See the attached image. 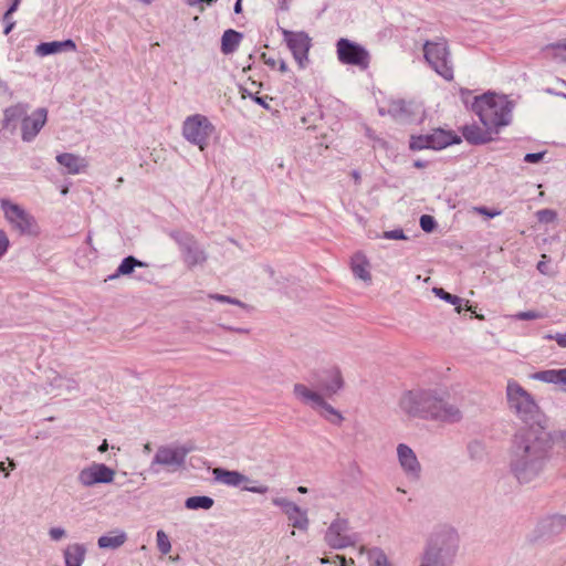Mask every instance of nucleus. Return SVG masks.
I'll list each match as a JSON object with an SVG mask.
<instances>
[{
  "instance_id": "63",
  "label": "nucleus",
  "mask_w": 566,
  "mask_h": 566,
  "mask_svg": "<svg viewBox=\"0 0 566 566\" xmlns=\"http://www.w3.org/2000/svg\"><path fill=\"white\" fill-rule=\"evenodd\" d=\"M328 562H329V560H328L327 558H322V559H321V563H322V564H325V563H328Z\"/></svg>"
},
{
  "instance_id": "18",
  "label": "nucleus",
  "mask_w": 566,
  "mask_h": 566,
  "mask_svg": "<svg viewBox=\"0 0 566 566\" xmlns=\"http://www.w3.org/2000/svg\"><path fill=\"white\" fill-rule=\"evenodd\" d=\"M350 269L354 275L364 282L371 281L370 262L361 252H356L350 259Z\"/></svg>"
},
{
  "instance_id": "49",
  "label": "nucleus",
  "mask_w": 566,
  "mask_h": 566,
  "mask_svg": "<svg viewBox=\"0 0 566 566\" xmlns=\"http://www.w3.org/2000/svg\"><path fill=\"white\" fill-rule=\"evenodd\" d=\"M212 297H213L214 300H217V301H220V302H227V303H232V304H239V302H238V301L232 300L231 297L226 296V295L217 294V295H213Z\"/></svg>"
},
{
  "instance_id": "29",
  "label": "nucleus",
  "mask_w": 566,
  "mask_h": 566,
  "mask_svg": "<svg viewBox=\"0 0 566 566\" xmlns=\"http://www.w3.org/2000/svg\"><path fill=\"white\" fill-rule=\"evenodd\" d=\"M27 111L28 108L24 105L18 104L14 106H11L4 111V122L7 125L10 123L22 119L27 117Z\"/></svg>"
},
{
  "instance_id": "7",
  "label": "nucleus",
  "mask_w": 566,
  "mask_h": 566,
  "mask_svg": "<svg viewBox=\"0 0 566 566\" xmlns=\"http://www.w3.org/2000/svg\"><path fill=\"white\" fill-rule=\"evenodd\" d=\"M213 130V125L201 114L188 116L182 125L184 137L191 144L199 146L200 150L205 149Z\"/></svg>"
},
{
  "instance_id": "39",
  "label": "nucleus",
  "mask_w": 566,
  "mask_h": 566,
  "mask_svg": "<svg viewBox=\"0 0 566 566\" xmlns=\"http://www.w3.org/2000/svg\"><path fill=\"white\" fill-rule=\"evenodd\" d=\"M536 217L542 223H551L557 219V213L552 209H542L536 212Z\"/></svg>"
},
{
  "instance_id": "3",
  "label": "nucleus",
  "mask_w": 566,
  "mask_h": 566,
  "mask_svg": "<svg viewBox=\"0 0 566 566\" xmlns=\"http://www.w3.org/2000/svg\"><path fill=\"white\" fill-rule=\"evenodd\" d=\"M472 109L484 127L496 132L510 123L512 104L503 95L486 93L475 97Z\"/></svg>"
},
{
  "instance_id": "46",
  "label": "nucleus",
  "mask_w": 566,
  "mask_h": 566,
  "mask_svg": "<svg viewBox=\"0 0 566 566\" xmlns=\"http://www.w3.org/2000/svg\"><path fill=\"white\" fill-rule=\"evenodd\" d=\"M544 154L543 153H531V154H526L524 160L526 163H538L542 158H543Z\"/></svg>"
},
{
  "instance_id": "14",
  "label": "nucleus",
  "mask_w": 566,
  "mask_h": 566,
  "mask_svg": "<svg viewBox=\"0 0 566 566\" xmlns=\"http://www.w3.org/2000/svg\"><path fill=\"white\" fill-rule=\"evenodd\" d=\"M397 455L405 473L417 479L420 474L421 467L412 449L407 444L400 443L397 447Z\"/></svg>"
},
{
  "instance_id": "20",
  "label": "nucleus",
  "mask_w": 566,
  "mask_h": 566,
  "mask_svg": "<svg viewBox=\"0 0 566 566\" xmlns=\"http://www.w3.org/2000/svg\"><path fill=\"white\" fill-rule=\"evenodd\" d=\"M76 44L73 40L44 42L36 46L39 55H50L62 51H75Z\"/></svg>"
},
{
  "instance_id": "62",
  "label": "nucleus",
  "mask_w": 566,
  "mask_h": 566,
  "mask_svg": "<svg viewBox=\"0 0 566 566\" xmlns=\"http://www.w3.org/2000/svg\"><path fill=\"white\" fill-rule=\"evenodd\" d=\"M144 448H145V451H147V452H149V451L151 450V449H150V444H149V443L145 444V447H144Z\"/></svg>"
},
{
  "instance_id": "28",
  "label": "nucleus",
  "mask_w": 566,
  "mask_h": 566,
  "mask_svg": "<svg viewBox=\"0 0 566 566\" xmlns=\"http://www.w3.org/2000/svg\"><path fill=\"white\" fill-rule=\"evenodd\" d=\"M359 553H367L371 562V566H390L387 556L381 549L371 548L366 549L364 546L360 547Z\"/></svg>"
},
{
  "instance_id": "8",
  "label": "nucleus",
  "mask_w": 566,
  "mask_h": 566,
  "mask_svg": "<svg viewBox=\"0 0 566 566\" xmlns=\"http://www.w3.org/2000/svg\"><path fill=\"white\" fill-rule=\"evenodd\" d=\"M0 205L4 217L11 224L12 229L21 234L35 233V220L21 206L11 202L8 199H1Z\"/></svg>"
},
{
  "instance_id": "26",
  "label": "nucleus",
  "mask_w": 566,
  "mask_h": 566,
  "mask_svg": "<svg viewBox=\"0 0 566 566\" xmlns=\"http://www.w3.org/2000/svg\"><path fill=\"white\" fill-rule=\"evenodd\" d=\"M242 39V34L232 29L227 30L221 39V51L230 54L237 50Z\"/></svg>"
},
{
  "instance_id": "56",
  "label": "nucleus",
  "mask_w": 566,
  "mask_h": 566,
  "mask_svg": "<svg viewBox=\"0 0 566 566\" xmlns=\"http://www.w3.org/2000/svg\"><path fill=\"white\" fill-rule=\"evenodd\" d=\"M241 1H242V0H237V2H235V4H234V12H235V13H240V12L242 11Z\"/></svg>"
},
{
  "instance_id": "23",
  "label": "nucleus",
  "mask_w": 566,
  "mask_h": 566,
  "mask_svg": "<svg viewBox=\"0 0 566 566\" xmlns=\"http://www.w3.org/2000/svg\"><path fill=\"white\" fill-rule=\"evenodd\" d=\"M86 549L81 544L69 545L64 551L65 566H82Z\"/></svg>"
},
{
  "instance_id": "19",
  "label": "nucleus",
  "mask_w": 566,
  "mask_h": 566,
  "mask_svg": "<svg viewBox=\"0 0 566 566\" xmlns=\"http://www.w3.org/2000/svg\"><path fill=\"white\" fill-rule=\"evenodd\" d=\"M212 474L218 482L229 486H239L249 481V479L242 473L238 471H229L222 468L213 469Z\"/></svg>"
},
{
  "instance_id": "6",
  "label": "nucleus",
  "mask_w": 566,
  "mask_h": 566,
  "mask_svg": "<svg viewBox=\"0 0 566 566\" xmlns=\"http://www.w3.org/2000/svg\"><path fill=\"white\" fill-rule=\"evenodd\" d=\"M336 55L344 65H350L365 71L370 64V53L359 43L340 38L336 42Z\"/></svg>"
},
{
  "instance_id": "44",
  "label": "nucleus",
  "mask_w": 566,
  "mask_h": 566,
  "mask_svg": "<svg viewBox=\"0 0 566 566\" xmlns=\"http://www.w3.org/2000/svg\"><path fill=\"white\" fill-rule=\"evenodd\" d=\"M10 240L7 233L0 229V259L8 252Z\"/></svg>"
},
{
  "instance_id": "61",
  "label": "nucleus",
  "mask_w": 566,
  "mask_h": 566,
  "mask_svg": "<svg viewBox=\"0 0 566 566\" xmlns=\"http://www.w3.org/2000/svg\"><path fill=\"white\" fill-rule=\"evenodd\" d=\"M415 166H416V167H418V168H421V167H423V164H422V163H420V161H416V163H415Z\"/></svg>"
},
{
  "instance_id": "52",
  "label": "nucleus",
  "mask_w": 566,
  "mask_h": 566,
  "mask_svg": "<svg viewBox=\"0 0 566 566\" xmlns=\"http://www.w3.org/2000/svg\"><path fill=\"white\" fill-rule=\"evenodd\" d=\"M553 523L560 526H566V516L557 515L553 518Z\"/></svg>"
},
{
  "instance_id": "10",
  "label": "nucleus",
  "mask_w": 566,
  "mask_h": 566,
  "mask_svg": "<svg viewBox=\"0 0 566 566\" xmlns=\"http://www.w3.org/2000/svg\"><path fill=\"white\" fill-rule=\"evenodd\" d=\"M116 472L104 463L93 462L88 467L83 468L77 476L78 482L86 488L95 484L112 483Z\"/></svg>"
},
{
  "instance_id": "41",
  "label": "nucleus",
  "mask_w": 566,
  "mask_h": 566,
  "mask_svg": "<svg viewBox=\"0 0 566 566\" xmlns=\"http://www.w3.org/2000/svg\"><path fill=\"white\" fill-rule=\"evenodd\" d=\"M420 227L423 231L431 232L436 227V222L431 216L424 214L420 218Z\"/></svg>"
},
{
  "instance_id": "60",
  "label": "nucleus",
  "mask_w": 566,
  "mask_h": 566,
  "mask_svg": "<svg viewBox=\"0 0 566 566\" xmlns=\"http://www.w3.org/2000/svg\"><path fill=\"white\" fill-rule=\"evenodd\" d=\"M9 467L11 469H14L15 468V463L12 460H9Z\"/></svg>"
},
{
  "instance_id": "38",
  "label": "nucleus",
  "mask_w": 566,
  "mask_h": 566,
  "mask_svg": "<svg viewBox=\"0 0 566 566\" xmlns=\"http://www.w3.org/2000/svg\"><path fill=\"white\" fill-rule=\"evenodd\" d=\"M421 566H447V564L441 559L440 552H427Z\"/></svg>"
},
{
  "instance_id": "50",
  "label": "nucleus",
  "mask_w": 566,
  "mask_h": 566,
  "mask_svg": "<svg viewBox=\"0 0 566 566\" xmlns=\"http://www.w3.org/2000/svg\"><path fill=\"white\" fill-rule=\"evenodd\" d=\"M336 559L339 560L340 565L339 566H352L355 564L354 559L353 558H349L348 560L344 557V556H340V555H336Z\"/></svg>"
},
{
  "instance_id": "58",
  "label": "nucleus",
  "mask_w": 566,
  "mask_h": 566,
  "mask_svg": "<svg viewBox=\"0 0 566 566\" xmlns=\"http://www.w3.org/2000/svg\"><path fill=\"white\" fill-rule=\"evenodd\" d=\"M0 472H4V476H8L9 473L6 472V467H4V462H0Z\"/></svg>"
},
{
  "instance_id": "13",
  "label": "nucleus",
  "mask_w": 566,
  "mask_h": 566,
  "mask_svg": "<svg viewBox=\"0 0 566 566\" xmlns=\"http://www.w3.org/2000/svg\"><path fill=\"white\" fill-rule=\"evenodd\" d=\"M46 118L48 111L45 108H39L31 116L24 117L22 122L23 140L29 142L33 139L44 126Z\"/></svg>"
},
{
  "instance_id": "35",
  "label": "nucleus",
  "mask_w": 566,
  "mask_h": 566,
  "mask_svg": "<svg viewBox=\"0 0 566 566\" xmlns=\"http://www.w3.org/2000/svg\"><path fill=\"white\" fill-rule=\"evenodd\" d=\"M433 291L440 298L454 305L458 313H461L462 300L459 296L450 294V293L446 292L443 289H434Z\"/></svg>"
},
{
  "instance_id": "27",
  "label": "nucleus",
  "mask_w": 566,
  "mask_h": 566,
  "mask_svg": "<svg viewBox=\"0 0 566 566\" xmlns=\"http://www.w3.org/2000/svg\"><path fill=\"white\" fill-rule=\"evenodd\" d=\"M285 514L294 528H298L302 531L307 528V525H308L307 514L300 506L296 505L295 512H292V510H290Z\"/></svg>"
},
{
  "instance_id": "64",
  "label": "nucleus",
  "mask_w": 566,
  "mask_h": 566,
  "mask_svg": "<svg viewBox=\"0 0 566 566\" xmlns=\"http://www.w3.org/2000/svg\"><path fill=\"white\" fill-rule=\"evenodd\" d=\"M142 2L149 4L153 0H140Z\"/></svg>"
},
{
  "instance_id": "53",
  "label": "nucleus",
  "mask_w": 566,
  "mask_h": 566,
  "mask_svg": "<svg viewBox=\"0 0 566 566\" xmlns=\"http://www.w3.org/2000/svg\"><path fill=\"white\" fill-rule=\"evenodd\" d=\"M555 340L560 347H566V333L556 335Z\"/></svg>"
},
{
  "instance_id": "4",
  "label": "nucleus",
  "mask_w": 566,
  "mask_h": 566,
  "mask_svg": "<svg viewBox=\"0 0 566 566\" xmlns=\"http://www.w3.org/2000/svg\"><path fill=\"white\" fill-rule=\"evenodd\" d=\"M423 54L429 65L444 80H453V66L446 40L427 41L423 44Z\"/></svg>"
},
{
  "instance_id": "47",
  "label": "nucleus",
  "mask_w": 566,
  "mask_h": 566,
  "mask_svg": "<svg viewBox=\"0 0 566 566\" xmlns=\"http://www.w3.org/2000/svg\"><path fill=\"white\" fill-rule=\"evenodd\" d=\"M245 491L252 492V493H259L264 494L268 492L269 488L266 485H259V486H244Z\"/></svg>"
},
{
  "instance_id": "45",
  "label": "nucleus",
  "mask_w": 566,
  "mask_h": 566,
  "mask_svg": "<svg viewBox=\"0 0 566 566\" xmlns=\"http://www.w3.org/2000/svg\"><path fill=\"white\" fill-rule=\"evenodd\" d=\"M384 237L386 239H391V240H403V239H406V235H405L402 230L386 231Z\"/></svg>"
},
{
  "instance_id": "15",
  "label": "nucleus",
  "mask_w": 566,
  "mask_h": 566,
  "mask_svg": "<svg viewBox=\"0 0 566 566\" xmlns=\"http://www.w3.org/2000/svg\"><path fill=\"white\" fill-rule=\"evenodd\" d=\"M464 139L474 145L486 144L492 140V133L494 130L486 127L481 128L476 124L465 125L461 129Z\"/></svg>"
},
{
  "instance_id": "9",
  "label": "nucleus",
  "mask_w": 566,
  "mask_h": 566,
  "mask_svg": "<svg viewBox=\"0 0 566 566\" xmlns=\"http://www.w3.org/2000/svg\"><path fill=\"white\" fill-rule=\"evenodd\" d=\"M283 39L291 51L294 60L301 69L308 62V51L312 46V39L303 31L282 30Z\"/></svg>"
},
{
  "instance_id": "5",
  "label": "nucleus",
  "mask_w": 566,
  "mask_h": 566,
  "mask_svg": "<svg viewBox=\"0 0 566 566\" xmlns=\"http://www.w3.org/2000/svg\"><path fill=\"white\" fill-rule=\"evenodd\" d=\"M506 397L510 408L522 419L527 420L538 413V406L534 398L513 379L507 381Z\"/></svg>"
},
{
  "instance_id": "25",
  "label": "nucleus",
  "mask_w": 566,
  "mask_h": 566,
  "mask_svg": "<svg viewBox=\"0 0 566 566\" xmlns=\"http://www.w3.org/2000/svg\"><path fill=\"white\" fill-rule=\"evenodd\" d=\"M127 539L124 531H114L107 535H103L98 538L97 544L99 548L115 549L120 547Z\"/></svg>"
},
{
  "instance_id": "22",
  "label": "nucleus",
  "mask_w": 566,
  "mask_h": 566,
  "mask_svg": "<svg viewBox=\"0 0 566 566\" xmlns=\"http://www.w3.org/2000/svg\"><path fill=\"white\" fill-rule=\"evenodd\" d=\"M322 391L332 396L336 394L343 387V378L340 371L337 368H333L328 371L327 378L323 379L319 384Z\"/></svg>"
},
{
  "instance_id": "42",
  "label": "nucleus",
  "mask_w": 566,
  "mask_h": 566,
  "mask_svg": "<svg viewBox=\"0 0 566 566\" xmlns=\"http://www.w3.org/2000/svg\"><path fill=\"white\" fill-rule=\"evenodd\" d=\"M473 211L478 214L484 216L486 218H494L501 214V210L496 209H488L486 207H473Z\"/></svg>"
},
{
  "instance_id": "31",
  "label": "nucleus",
  "mask_w": 566,
  "mask_h": 566,
  "mask_svg": "<svg viewBox=\"0 0 566 566\" xmlns=\"http://www.w3.org/2000/svg\"><path fill=\"white\" fill-rule=\"evenodd\" d=\"M319 413L332 423L339 424L343 421V416L325 400L319 405Z\"/></svg>"
},
{
  "instance_id": "34",
  "label": "nucleus",
  "mask_w": 566,
  "mask_h": 566,
  "mask_svg": "<svg viewBox=\"0 0 566 566\" xmlns=\"http://www.w3.org/2000/svg\"><path fill=\"white\" fill-rule=\"evenodd\" d=\"M409 147L412 150H422V149L430 148L429 134L411 136Z\"/></svg>"
},
{
  "instance_id": "32",
  "label": "nucleus",
  "mask_w": 566,
  "mask_h": 566,
  "mask_svg": "<svg viewBox=\"0 0 566 566\" xmlns=\"http://www.w3.org/2000/svg\"><path fill=\"white\" fill-rule=\"evenodd\" d=\"M143 265L144 263L136 260L134 256H127L122 261V263L117 268L116 274L113 277L130 274L136 266Z\"/></svg>"
},
{
  "instance_id": "36",
  "label": "nucleus",
  "mask_w": 566,
  "mask_h": 566,
  "mask_svg": "<svg viewBox=\"0 0 566 566\" xmlns=\"http://www.w3.org/2000/svg\"><path fill=\"white\" fill-rule=\"evenodd\" d=\"M157 547L164 555L168 554L171 549V544L168 535L164 531L157 532Z\"/></svg>"
},
{
  "instance_id": "40",
  "label": "nucleus",
  "mask_w": 566,
  "mask_h": 566,
  "mask_svg": "<svg viewBox=\"0 0 566 566\" xmlns=\"http://www.w3.org/2000/svg\"><path fill=\"white\" fill-rule=\"evenodd\" d=\"M272 503L276 506L282 507L284 513H287V511L292 510V512L296 511V504L282 497H275L272 500Z\"/></svg>"
},
{
  "instance_id": "2",
  "label": "nucleus",
  "mask_w": 566,
  "mask_h": 566,
  "mask_svg": "<svg viewBox=\"0 0 566 566\" xmlns=\"http://www.w3.org/2000/svg\"><path fill=\"white\" fill-rule=\"evenodd\" d=\"M400 409L411 418L454 422L461 419L458 407L429 390H410L402 395Z\"/></svg>"
},
{
  "instance_id": "57",
  "label": "nucleus",
  "mask_w": 566,
  "mask_h": 566,
  "mask_svg": "<svg viewBox=\"0 0 566 566\" xmlns=\"http://www.w3.org/2000/svg\"><path fill=\"white\" fill-rule=\"evenodd\" d=\"M108 449V443L106 440L103 441V443L98 447L99 452H105Z\"/></svg>"
},
{
  "instance_id": "30",
  "label": "nucleus",
  "mask_w": 566,
  "mask_h": 566,
  "mask_svg": "<svg viewBox=\"0 0 566 566\" xmlns=\"http://www.w3.org/2000/svg\"><path fill=\"white\" fill-rule=\"evenodd\" d=\"M213 505V500L209 496H191L186 500V507L189 510H209Z\"/></svg>"
},
{
  "instance_id": "51",
  "label": "nucleus",
  "mask_w": 566,
  "mask_h": 566,
  "mask_svg": "<svg viewBox=\"0 0 566 566\" xmlns=\"http://www.w3.org/2000/svg\"><path fill=\"white\" fill-rule=\"evenodd\" d=\"M549 48L556 52L560 51V50L566 51V40L558 42V43L551 44Z\"/></svg>"
},
{
  "instance_id": "11",
  "label": "nucleus",
  "mask_w": 566,
  "mask_h": 566,
  "mask_svg": "<svg viewBox=\"0 0 566 566\" xmlns=\"http://www.w3.org/2000/svg\"><path fill=\"white\" fill-rule=\"evenodd\" d=\"M189 451L190 450L185 447H161L154 458V463L168 467H181Z\"/></svg>"
},
{
  "instance_id": "24",
  "label": "nucleus",
  "mask_w": 566,
  "mask_h": 566,
  "mask_svg": "<svg viewBox=\"0 0 566 566\" xmlns=\"http://www.w3.org/2000/svg\"><path fill=\"white\" fill-rule=\"evenodd\" d=\"M531 377L535 380H539L547 384L566 385V368L542 370L533 374Z\"/></svg>"
},
{
  "instance_id": "37",
  "label": "nucleus",
  "mask_w": 566,
  "mask_h": 566,
  "mask_svg": "<svg viewBox=\"0 0 566 566\" xmlns=\"http://www.w3.org/2000/svg\"><path fill=\"white\" fill-rule=\"evenodd\" d=\"M20 2L21 0H13L11 7L3 15V21L6 22L4 34H9L14 27V22L11 20V14L18 9Z\"/></svg>"
},
{
  "instance_id": "54",
  "label": "nucleus",
  "mask_w": 566,
  "mask_h": 566,
  "mask_svg": "<svg viewBox=\"0 0 566 566\" xmlns=\"http://www.w3.org/2000/svg\"><path fill=\"white\" fill-rule=\"evenodd\" d=\"M254 99H255V102L258 104L262 105L263 107H265L268 109L270 108V105L266 102L268 101V96H265V97H255Z\"/></svg>"
},
{
  "instance_id": "1",
  "label": "nucleus",
  "mask_w": 566,
  "mask_h": 566,
  "mask_svg": "<svg viewBox=\"0 0 566 566\" xmlns=\"http://www.w3.org/2000/svg\"><path fill=\"white\" fill-rule=\"evenodd\" d=\"M551 440L541 427L521 430L514 438L511 467L521 483L533 481L546 467Z\"/></svg>"
},
{
  "instance_id": "17",
  "label": "nucleus",
  "mask_w": 566,
  "mask_h": 566,
  "mask_svg": "<svg viewBox=\"0 0 566 566\" xmlns=\"http://www.w3.org/2000/svg\"><path fill=\"white\" fill-rule=\"evenodd\" d=\"M56 161L65 167L66 171L71 175H77L84 171L87 167V161L85 158L71 153H63L57 155Z\"/></svg>"
},
{
  "instance_id": "48",
  "label": "nucleus",
  "mask_w": 566,
  "mask_h": 566,
  "mask_svg": "<svg viewBox=\"0 0 566 566\" xmlns=\"http://www.w3.org/2000/svg\"><path fill=\"white\" fill-rule=\"evenodd\" d=\"M65 532L63 528L54 527L50 530V536L54 541H59L64 536Z\"/></svg>"
},
{
  "instance_id": "16",
  "label": "nucleus",
  "mask_w": 566,
  "mask_h": 566,
  "mask_svg": "<svg viewBox=\"0 0 566 566\" xmlns=\"http://www.w3.org/2000/svg\"><path fill=\"white\" fill-rule=\"evenodd\" d=\"M429 136L431 149H443L450 145L459 144L461 142V138L457 133L440 128L433 129Z\"/></svg>"
},
{
  "instance_id": "12",
  "label": "nucleus",
  "mask_w": 566,
  "mask_h": 566,
  "mask_svg": "<svg viewBox=\"0 0 566 566\" xmlns=\"http://www.w3.org/2000/svg\"><path fill=\"white\" fill-rule=\"evenodd\" d=\"M346 521L337 520L328 527L325 539L334 548H344L353 544L352 537L347 533Z\"/></svg>"
},
{
  "instance_id": "33",
  "label": "nucleus",
  "mask_w": 566,
  "mask_h": 566,
  "mask_svg": "<svg viewBox=\"0 0 566 566\" xmlns=\"http://www.w3.org/2000/svg\"><path fill=\"white\" fill-rule=\"evenodd\" d=\"M263 62L273 70H279L281 73H286L289 66L286 62L280 57L268 56L265 53L262 54Z\"/></svg>"
},
{
  "instance_id": "55",
  "label": "nucleus",
  "mask_w": 566,
  "mask_h": 566,
  "mask_svg": "<svg viewBox=\"0 0 566 566\" xmlns=\"http://www.w3.org/2000/svg\"><path fill=\"white\" fill-rule=\"evenodd\" d=\"M537 270L543 273V274H546L547 273V264L544 260L539 261L538 264H537Z\"/></svg>"
},
{
  "instance_id": "59",
  "label": "nucleus",
  "mask_w": 566,
  "mask_h": 566,
  "mask_svg": "<svg viewBox=\"0 0 566 566\" xmlns=\"http://www.w3.org/2000/svg\"><path fill=\"white\" fill-rule=\"evenodd\" d=\"M297 491H298L300 493H306V492H307V489H306L305 486H298V488H297Z\"/></svg>"
},
{
  "instance_id": "43",
  "label": "nucleus",
  "mask_w": 566,
  "mask_h": 566,
  "mask_svg": "<svg viewBox=\"0 0 566 566\" xmlns=\"http://www.w3.org/2000/svg\"><path fill=\"white\" fill-rule=\"evenodd\" d=\"M515 317L517 319H521V321H528V319H537V318H542L544 317L543 314H541L539 312H535V311H526V312H520L515 315Z\"/></svg>"
},
{
  "instance_id": "21",
  "label": "nucleus",
  "mask_w": 566,
  "mask_h": 566,
  "mask_svg": "<svg viewBox=\"0 0 566 566\" xmlns=\"http://www.w3.org/2000/svg\"><path fill=\"white\" fill-rule=\"evenodd\" d=\"M293 392L302 402L312 403L313 407H319L321 403H324V398L319 392L310 389L303 384H295Z\"/></svg>"
}]
</instances>
